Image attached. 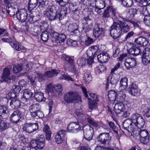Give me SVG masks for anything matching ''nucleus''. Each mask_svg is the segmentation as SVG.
Listing matches in <instances>:
<instances>
[{
	"mask_svg": "<svg viewBox=\"0 0 150 150\" xmlns=\"http://www.w3.org/2000/svg\"><path fill=\"white\" fill-rule=\"evenodd\" d=\"M97 139L101 144L108 146L111 142V137L108 133H102L99 135Z\"/></svg>",
	"mask_w": 150,
	"mask_h": 150,
	"instance_id": "11",
	"label": "nucleus"
},
{
	"mask_svg": "<svg viewBox=\"0 0 150 150\" xmlns=\"http://www.w3.org/2000/svg\"><path fill=\"white\" fill-rule=\"evenodd\" d=\"M68 30L73 36H77L79 34V31L78 30V25L76 23L69 25L68 26Z\"/></svg>",
	"mask_w": 150,
	"mask_h": 150,
	"instance_id": "21",
	"label": "nucleus"
},
{
	"mask_svg": "<svg viewBox=\"0 0 150 150\" xmlns=\"http://www.w3.org/2000/svg\"><path fill=\"white\" fill-rule=\"evenodd\" d=\"M148 13L147 10L145 8L144 11L142 15L144 16V21L145 25L150 26V14H147Z\"/></svg>",
	"mask_w": 150,
	"mask_h": 150,
	"instance_id": "29",
	"label": "nucleus"
},
{
	"mask_svg": "<svg viewBox=\"0 0 150 150\" xmlns=\"http://www.w3.org/2000/svg\"><path fill=\"white\" fill-rule=\"evenodd\" d=\"M81 126L78 122H71L68 126L67 131L69 132L76 133L79 131L81 129Z\"/></svg>",
	"mask_w": 150,
	"mask_h": 150,
	"instance_id": "14",
	"label": "nucleus"
},
{
	"mask_svg": "<svg viewBox=\"0 0 150 150\" xmlns=\"http://www.w3.org/2000/svg\"><path fill=\"white\" fill-rule=\"evenodd\" d=\"M29 11L28 14L25 10L22 9L18 11L16 13L17 18L22 22L27 21L31 24L37 21L39 19L40 16L36 15V12L35 11Z\"/></svg>",
	"mask_w": 150,
	"mask_h": 150,
	"instance_id": "3",
	"label": "nucleus"
},
{
	"mask_svg": "<svg viewBox=\"0 0 150 150\" xmlns=\"http://www.w3.org/2000/svg\"><path fill=\"white\" fill-rule=\"evenodd\" d=\"M23 93V97L22 99L23 100H25L26 101L27 100L29 99L32 96L33 93L29 89H26L23 90L22 91Z\"/></svg>",
	"mask_w": 150,
	"mask_h": 150,
	"instance_id": "27",
	"label": "nucleus"
},
{
	"mask_svg": "<svg viewBox=\"0 0 150 150\" xmlns=\"http://www.w3.org/2000/svg\"><path fill=\"white\" fill-rule=\"evenodd\" d=\"M7 109V107L6 106L3 105H0V116H2L6 114V111Z\"/></svg>",
	"mask_w": 150,
	"mask_h": 150,
	"instance_id": "60",
	"label": "nucleus"
},
{
	"mask_svg": "<svg viewBox=\"0 0 150 150\" xmlns=\"http://www.w3.org/2000/svg\"><path fill=\"white\" fill-rule=\"evenodd\" d=\"M60 79H64L67 81H74L73 79L69 75L63 74L59 78Z\"/></svg>",
	"mask_w": 150,
	"mask_h": 150,
	"instance_id": "53",
	"label": "nucleus"
},
{
	"mask_svg": "<svg viewBox=\"0 0 150 150\" xmlns=\"http://www.w3.org/2000/svg\"><path fill=\"white\" fill-rule=\"evenodd\" d=\"M38 3V0H29L28 10L29 11L32 10L37 5Z\"/></svg>",
	"mask_w": 150,
	"mask_h": 150,
	"instance_id": "40",
	"label": "nucleus"
},
{
	"mask_svg": "<svg viewBox=\"0 0 150 150\" xmlns=\"http://www.w3.org/2000/svg\"><path fill=\"white\" fill-rule=\"evenodd\" d=\"M86 54L88 58L86 59V63L85 64V66L92 67V65L93 63V53L92 50L89 48L86 51Z\"/></svg>",
	"mask_w": 150,
	"mask_h": 150,
	"instance_id": "17",
	"label": "nucleus"
},
{
	"mask_svg": "<svg viewBox=\"0 0 150 150\" xmlns=\"http://www.w3.org/2000/svg\"><path fill=\"white\" fill-rule=\"evenodd\" d=\"M109 54L106 52H103L98 54L97 56L98 61L100 63H105L110 59Z\"/></svg>",
	"mask_w": 150,
	"mask_h": 150,
	"instance_id": "23",
	"label": "nucleus"
},
{
	"mask_svg": "<svg viewBox=\"0 0 150 150\" xmlns=\"http://www.w3.org/2000/svg\"><path fill=\"white\" fill-rule=\"evenodd\" d=\"M20 105V101L18 99H13L10 103V105L13 109H17Z\"/></svg>",
	"mask_w": 150,
	"mask_h": 150,
	"instance_id": "35",
	"label": "nucleus"
},
{
	"mask_svg": "<svg viewBox=\"0 0 150 150\" xmlns=\"http://www.w3.org/2000/svg\"><path fill=\"white\" fill-rule=\"evenodd\" d=\"M128 91L130 94L132 96H136L138 93L137 86L134 83H132L129 86Z\"/></svg>",
	"mask_w": 150,
	"mask_h": 150,
	"instance_id": "22",
	"label": "nucleus"
},
{
	"mask_svg": "<svg viewBox=\"0 0 150 150\" xmlns=\"http://www.w3.org/2000/svg\"><path fill=\"white\" fill-rule=\"evenodd\" d=\"M142 56L146 57H150V49L148 47L146 48L143 50Z\"/></svg>",
	"mask_w": 150,
	"mask_h": 150,
	"instance_id": "61",
	"label": "nucleus"
},
{
	"mask_svg": "<svg viewBox=\"0 0 150 150\" xmlns=\"http://www.w3.org/2000/svg\"><path fill=\"white\" fill-rule=\"evenodd\" d=\"M144 115L147 118L150 117V108H145L144 110Z\"/></svg>",
	"mask_w": 150,
	"mask_h": 150,
	"instance_id": "64",
	"label": "nucleus"
},
{
	"mask_svg": "<svg viewBox=\"0 0 150 150\" xmlns=\"http://www.w3.org/2000/svg\"><path fill=\"white\" fill-rule=\"evenodd\" d=\"M41 106L39 103H36L33 104L29 108L30 111H37L39 110H40Z\"/></svg>",
	"mask_w": 150,
	"mask_h": 150,
	"instance_id": "41",
	"label": "nucleus"
},
{
	"mask_svg": "<svg viewBox=\"0 0 150 150\" xmlns=\"http://www.w3.org/2000/svg\"><path fill=\"white\" fill-rule=\"evenodd\" d=\"M86 92L90 96V97L93 99V101H94L96 102H98L99 99L98 96L97 94L95 93H90L89 92H88L86 91Z\"/></svg>",
	"mask_w": 150,
	"mask_h": 150,
	"instance_id": "52",
	"label": "nucleus"
},
{
	"mask_svg": "<svg viewBox=\"0 0 150 150\" xmlns=\"http://www.w3.org/2000/svg\"><path fill=\"white\" fill-rule=\"evenodd\" d=\"M128 80L126 77L122 78L120 81L119 89L120 90H125L127 87Z\"/></svg>",
	"mask_w": 150,
	"mask_h": 150,
	"instance_id": "26",
	"label": "nucleus"
},
{
	"mask_svg": "<svg viewBox=\"0 0 150 150\" xmlns=\"http://www.w3.org/2000/svg\"><path fill=\"white\" fill-rule=\"evenodd\" d=\"M125 109L124 104L120 102L115 104L113 110L116 114H117L123 112Z\"/></svg>",
	"mask_w": 150,
	"mask_h": 150,
	"instance_id": "25",
	"label": "nucleus"
},
{
	"mask_svg": "<svg viewBox=\"0 0 150 150\" xmlns=\"http://www.w3.org/2000/svg\"><path fill=\"white\" fill-rule=\"evenodd\" d=\"M24 115V114L22 113L21 112L18 110H15L10 116V120L13 123L17 124Z\"/></svg>",
	"mask_w": 150,
	"mask_h": 150,
	"instance_id": "13",
	"label": "nucleus"
},
{
	"mask_svg": "<svg viewBox=\"0 0 150 150\" xmlns=\"http://www.w3.org/2000/svg\"><path fill=\"white\" fill-rule=\"evenodd\" d=\"M10 74V70L8 68L4 69L1 76L2 81L6 82L7 83L13 82L14 81L16 76H9Z\"/></svg>",
	"mask_w": 150,
	"mask_h": 150,
	"instance_id": "12",
	"label": "nucleus"
},
{
	"mask_svg": "<svg viewBox=\"0 0 150 150\" xmlns=\"http://www.w3.org/2000/svg\"><path fill=\"white\" fill-rule=\"evenodd\" d=\"M92 79V76L90 74H85V83L86 84H89Z\"/></svg>",
	"mask_w": 150,
	"mask_h": 150,
	"instance_id": "59",
	"label": "nucleus"
},
{
	"mask_svg": "<svg viewBox=\"0 0 150 150\" xmlns=\"http://www.w3.org/2000/svg\"><path fill=\"white\" fill-rule=\"evenodd\" d=\"M127 50L129 54L135 56L140 55L142 53V50L135 46H133Z\"/></svg>",
	"mask_w": 150,
	"mask_h": 150,
	"instance_id": "24",
	"label": "nucleus"
},
{
	"mask_svg": "<svg viewBox=\"0 0 150 150\" xmlns=\"http://www.w3.org/2000/svg\"><path fill=\"white\" fill-rule=\"evenodd\" d=\"M49 34H50L53 40H54L57 45H63L66 38L65 35L63 34H59L54 31L52 27H50L48 31Z\"/></svg>",
	"mask_w": 150,
	"mask_h": 150,
	"instance_id": "5",
	"label": "nucleus"
},
{
	"mask_svg": "<svg viewBox=\"0 0 150 150\" xmlns=\"http://www.w3.org/2000/svg\"><path fill=\"white\" fill-rule=\"evenodd\" d=\"M134 42L137 44L138 46H146L149 43L148 39L142 36H139L137 38L135 39Z\"/></svg>",
	"mask_w": 150,
	"mask_h": 150,
	"instance_id": "19",
	"label": "nucleus"
},
{
	"mask_svg": "<svg viewBox=\"0 0 150 150\" xmlns=\"http://www.w3.org/2000/svg\"><path fill=\"white\" fill-rule=\"evenodd\" d=\"M1 40L4 42H7L10 43L11 46L14 49L18 51H20L21 50H23L24 47L21 45L19 44L18 43L16 42L15 38L13 37L12 38H3L1 39Z\"/></svg>",
	"mask_w": 150,
	"mask_h": 150,
	"instance_id": "10",
	"label": "nucleus"
},
{
	"mask_svg": "<svg viewBox=\"0 0 150 150\" xmlns=\"http://www.w3.org/2000/svg\"><path fill=\"white\" fill-rule=\"evenodd\" d=\"M44 16L50 21L55 20L58 18L57 11L54 6H49L44 11Z\"/></svg>",
	"mask_w": 150,
	"mask_h": 150,
	"instance_id": "7",
	"label": "nucleus"
},
{
	"mask_svg": "<svg viewBox=\"0 0 150 150\" xmlns=\"http://www.w3.org/2000/svg\"><path fill=\"white\" fill-rule=\"evenodd\" d=\"M34 97L36 100L38 102L45 101L46 99L43 94L40 92H35Z\"/></svg>",
	"mask_w": 150,
	"mask_h": 150,
	"instance_id": "31",
	"label": "nucleus"
},
{
	"mask_svg": "<svg viewBox=\"0 0 150 150\" xmlns=\"http://www.w3.org/2000/svg\"><path fill=\"white\" fill-rule=\"evenodd\" d=\"M120 79V76L119 74L113 73L110 79V83L111 85H115L117 83Z\"/></svg>",
	"mask_w": 150,
	"mask_h": 150,
	"instance_id": "33",
	"label": "nucleus"
},
{
	"mask_svg": "<svg viewBox=\"0 0 150 150\" xmlns=\"http://www.w3.org/2000/svg\"><path fill=\"white\" fill-rule=\"evenodd\" d=\"M93 134L89 129L87 130L86 132V137L85 139L88 141H90L92 139Z\"/></svg>",
	"mask_w": 150,
	"mask_h": 150,
	"instance_id": "46",
	"label": "nucleus"
},
{
	"mask_svg": "<svg viewBox=\"0 0 150 150\" xmlns=\"http://www.w3.org/2000/svg\"><path fill=\"white\" fill-rule=\"evenodd\" d=\"M135 35V33L132 31L128 32L125 36V40L127 41L130 40L132 38L134 37Z\"/></svg>",
	"mask_w": 150,
	"mask_h": 150,
	"instance_id": "49",
	"label": "nucleus"
},
{
	"mask_svg": "<svg viewBox=\"0 0 150 150\" xmlns=\"http://www.w3.org/2000/svg\"><path fill=\"white\" fill-rule=\"evenodd\" d=\"M85 5L87 6L88 11L92 12L94 8V4L103 8L105 6L104 1L102 0H86L85 1Z\"/></svg>",
	"mask_w": 150,
	"mask_h": 150,
	"instance_id": "8",
	"label": "nucleus"
},
{
	"mask_svg": "<svg viewBox=\"0 0 150 150\" xmlns=\"http://www.w3.org/2000/svg\"><path fill=\"white\" fill-rule=\"evenodd\" d=\"M125 94H121V93H119L117 95L116 99L117 101H119V103L122 102L123 103L125 100Z\"/></svg>",
	"mask_w": 150,
	"mask_h": 150,
	"instance_id": "55",
	"label": "nucleus"
},
{
	"mask_svg": "<svg viewBox=\"0 0 150 150\" xmlns=\"http://www.w3.org/2000/svg\"><path fill=\"white\" fill-rule=\"evenodd\" d=\"M145 121L143 117L138 113H134L131 116L129 120H126L123 121L122 128L129 132H133V125L138 128H141L144 127Z\"/></svg>",
	"mask_w": 150,
	"mask_h": 150,
	"instance_id": "1",
	"label": "nucleus"
},
{
	"mask_svg": "<svg viewBox=\"0 0 150 150\" xmlns=\"http://www.w3.org/2000/svg\"><path fill=\"white\" fill-rule=\"evenodd\" d=\"M137 64V61L135 58L128 57L125 59V66L127 70H129L130 68H134Z\"/></svg>",
	"mask_w": 150,
	"mask_h": 150,
	"instance_id": "15",
	"label": "nucleus"
},
{
	"mask_svg": "<svg viewBox=\"0 0 150 150\" xmlns=\"http://www.w3.org/2000/svg\"><path fill=\"white\" fill-rule=\"evenodd\" d=\"M138 9V8L136 7L129 8V13L130 16L132 17H134L135 15L137 14Z\"/></svg>",
	"mask_w": 150,
	"mask_h": 150,
	"instance_id": "43",
	"label": "nucleus"
},
{
	"mask_svg": "<svg viewBox=\"0 0 150 150\" xmlns=\"http://www.w3.org/2000/svg\"><path fill=\"white\" fill-rule=\"evenodd\" d=\"M39 26L41 30L45 31L46 32H47L49 30L50 27H52L51 26H50L49 28V25L47 21H41L39 23Z\"/></svg>",
	"mask_w": 150,
	"mask_h": 150,
	"instance_id": "34",
	"label": "nucleus"
},
{
	"mask_svg": "<svg viewBox=\"0 0 150 150\" xmlns=\"http://www.w3.org/2000/svg\"><path fill=\"white\" fill-rule=\"evenodd\" d=\"M23 129L24 131H25L28 133H33L31 123H27L25 124Z\"/></svg>",
	"mask_w": 150,
	"mask_h": 150,
	"instance_id": "39",
	"label": "nucleus"
},
{
	"mask_svg": "<svg viewBox=\"0 0 150 150\" xmlns=\"http://www.w3.org/2000/svg\"><path fill=\"white\" fill-rule=\"evenodd\" d=\"M93 31V34L96 38L102 37L103 36V29L100 28L98 23L95 24Z\"/></svg>",
	"mask_w": 150,
	"mask_h": 150,
	"instance_id": "20",
	"label": "nucleus"
},
{
	"mask_svg": "<svg viewBox=\"0 0 150 150\" xmlns=\"http://www.w3.org/2000/svg\"><path fill=\"white\" fill-rule=\"evenodd\" d=\"M117 95L115 91L111 90L108 92V96L110 100L113 101L116 100Z\"/></svg>",
	"mask_w": 150,
	"mask_h": 150,
	"instance_id": "36",
	"label": "nucleus"
},
{
	"mask_svg": "<svg viewBox=\"0 0 150 150\" xmlns=\"http://www.w3.org/2000/svg\"><path fill=\"white\" fill-rule=\"evenodd\" d=\"M130 29V25L126 22L119 21L114 22L110 28V34L114 40L118 39L122 35V33H127Z\"/></svg>",
	"mask_w": 150,
	"mask_h": 150,
	"instance_id": "2",
	"label": "nucleus"
},
{
	"mask_svg": "<svg viewBox=\"0 0 150 150\" xmlns=\"http://www.w3.org/2000/svg\"><path fill=\"white\" fill-rule=\"evenodd\" d=\"M66 134L65 130H59L55 136V140L57 144L62 143L64 139V136Z\"/></svg>",
	"mask_w": 150,
	"mask_h": 150,
	"instance_id": "18",
	"label": "nucleus"
},
{
	"mask_svg": "<svg viewBox=\"0 0 150 150\" xmlns=\"http://www.w3.org/2000/svg\"><path fill=\"white\" fill-rule=\"evenodd\" d=\"M142 127L140 129V131H138V134L140 135V137H146V136H149V134L147 131L146 129H141Z\"/></svg>",
	"mask_w": 150,
	"mask_h": 150,
	"instance_id": "44",
	"label": "nucleus"
},
{
	"mask_svg": "<svg viewBox=\"0 0 150 150\" xmlns=\"http://www.w3.org/2000/svg\"><path fill=\"white\" fill-rule=\"evenodd\" d=\"M61 8L59 10V12L57 15H58V19L62 20L63 19L67 13V8L64 6H61Z\"/></svg>",
	"mask_w": 150,
	"mask_h": 150,
	"instance_id": "30",
	"label": "nucleus"
},
{
	"mask_svg": "<svg viewBox=\"0 0 150 150\" xmlns=\"http://www.w3.org/2000/svg\"><path fill=\"white\" fill-rule=\"evenodd\" d=\"M89 18H85V32L89 31L92 28V20Z\"/></svg>",
	"mask_w": 150,
	"mask_h": 150,
	"instance_id": "28",
	"label": "nucleus"
},
{
	"mask_svg": "<svg viewBox=\"0 0 150 150\" xmlns=\"http://www.w3.org/2000/svg\"><path fill=\"white\" fill-rule=\"evenodd\" d=\"M87 100L88 106L90 109L92 110L96 108L97 107L98 103L97 102L93 101L89 97L86 92V89L85 88V100Z\"/></svg>",
	"mask_w": 150,
	"mask_h": 150,
	"instance_id": "16",
	"label": "nucleus"
},
{
	"mask_svg": "<svg viewBox=\"0 0 150 150\" xmlns=\"http://www.w3.org/2000/svg\"><path fill=\"white\" fill-rule=\"evenodd\" d=\"M63 57L65 59V60L68 62L72 64L74 62V57L70 56L67 54H64L63 55Z\"/></svg>",
	"mask_w": 150,
	"mask_h": 150,
	"instance_id": "54",
	"label": "nucleus"
},
{
	"mask_svg": "<svg viewBox=\"0 0 150 150\" xmlns=\"http://www.w3.org/2000/svg\"><path fill=\"white\" fill-rule=\"evenodd\" d=\"M45 138L44 135L39 134L36 137L35 140H32L30 145L32 149L35 150L43 149L45 146Z\"/></svg>",
	"mask_w": 150,
	"mask_h": 150,
	"instance_id": "4",
	"label": "nucleus"
},
{
	"mask_svg": "<svg viewBox=\"0 0 150 150\" xmlns=\"http://www.w3.org/2000/svg\"><path fill=\"white\" fill-rule=\"evenodd\" d=\"M8 124L5 120L0 119V129L4 131L8 127Z\"/></svg>",
	"mask_w": 150,
	"mask_h": 150,
	"instance_id": "42",
	"label": "nucleus"
},
{
	"mask_svg": "<svg viewBox=\"0 0 150 150\" xmlns=\"http://www.w3.org/2000/svg\"><path fill=\"white\" fill-rule=\"evenodd\" d=\"M64 100L67 103H71L75 101H81V99L79 94L76 92H69L66 93L64 96Z\"/></svg>",
	"mask_w": 150,
	"mask_h": 150,
	"instance_id": "9",
	"label": "nucleus"
},
{
	"mask_svg": "<svg viewBox=\"0 0 150 150\" xmlns=\"http://www.w3.org/2000/svg\"><path fill=\"white\" fill-rule=\"evenodd\" d=\"M54 89V85L50 83L47 85L46 88V91L48 93L49 92L52 93L53 92Z\"/></svg>",
	"mask_w": 150,
	"mask_h": 150,
	"instance_id": "58",
	"label": "nucleus"
},
{
	"mask_svg": "<svg viewBox=\"0 0 150 150\" xmlns=\"http://www.w3.org/2000/svg\"><path fill=\"white\" fill-rule=\"evenodd\" d=\"M57 71L54 69H52L51 71H48L45 74V76L47 77H52L57 76L58 74Z\"/></svg>",
	"mask_w": 150,
	"mask_h": 150,
	"instance_id": "37",
	"label": "nucleus"
},
{
	"mask_svg": "<svg viewBox=\"0 0 150 150\" xmlns=\"http://www.w3.org/2000/svg\"><path fill=\"white\" fill-rule=\"evenodd\" d=\"M48 30H49L47 32L45 31L43 32L41 35V38L44 42H46L48 40L49 36L48 34H50H50H49L48 33Z\"/></svg>",
	"mask_w": 150,
	"mask_h": 150,
	"instance_id": "47",
	"label": "nucleus"
},
{
	"mask_svg": "<svg viewBox=\"0 0 150 150\" xmlns=\"http://www.w3.org/2000/svg\"><path fill=\"white\" fill-rule=\"evenodd\" d=\"M18 95V94L14 92L12 90L10 92H9L8 94V97L10 99L16 97Z\"/></svg>",
	"mask_w": 150,
	"mask_h": 150,
	"instance_id": "63",
	"label": "nucleus"
},
{
	"mask_svg": "<svg viewBox=\"0 0 150 150\" xmlns=\"http://www.w3.org/2000/svg\"><path fill=\"white\" fill-rule=\"evenodd\" d=\"M22 69V66L19 64L14 65L13 72L14 74L20 72Z\"/></svg>",
	"mask_w": 150,
	"mask_h": 150,
	"instance_id": "50",
	"label": "nucleus"
},
{
	"mask_svg": "<svg viewBox=\"0 0 150 150\" xmlns=\"http://www.w3.org/2000/svg\"><path fill=\"white\" fill-rule=\"evenodd\" d=\"M17 11L18 10L16 8L11 7L8 8L7 12L12 17L15 15L16 14V13H18Z\"/></svg>",
	"mask_w": 150,
	"mask_h": 150,
	"instance_id": "45",
	"label": "nucleus"
},
{
	"mask_svg": "<svg viewBox=\"0 0 150 150\" xmlns=\"http://www.w3.org/2000/svg\"><path fill=\"white\" fill-rule=\"evenodd\" d=\"M142 62L143 64L147 65L150 64V57L142 56Z\"/></svg>",
	"mask_w": 150,
	"mask_h": 150,
	"instance_id": "48",
	"label": "nucleus"
},
{
	"mask_svg": "<svg viewBox=\"0 0 150 150\" xmlns=\"http://www.w3.org/2000/svg\"><path fill=\"white\" fill-rule=\"evenodd\" d=\"M149 136L141 137L140 138V141L141 143L144 144H146L149 142Z\"/></svg>",
	"mask_w": 150,
	"mask_h": 150,
	"instance_id": "57",
	"label": "nucleus"
},
{
	"mask_svg": "<svg viewBox=\"0 0 150 150\" xmlns=\"http://www.w3.org/2000/svg\"><path fill=\"white\" fill-rule=\"evenodd\" d=\"M150 1V0H142L139 3V5L142 7V8L140 10V12L141 14H143V12L144 11V9L145 8L146 10V6L148 4V2Z\"/></svg>",
	"mask_w": 150,
	"mask_h": 150,
	"instance_id": "32",
	"label": "nucleus"
},
{
	"mask_svg": "<svg viewBox=\"0 0 150 150\" xmlns=\"http://www.w3.org/2000/svg\"><path fill=\"white\" fill-rule=\"evenodd\" d=\"M102 15L103 18L105 19L110 17L115 19L119 16L117 9L112 6H109L107 7L102 13Z\"/></svg>",
	"mask_w": 150,
	"mask_h": 150,
	"instance_id": "6",
	"label": "nucleus"
},
{
	"mask_svg": "<svg viewBox=\"0 0 150 150\" xmlns=\"http://www.w3.org/2000/svg\"><path fill=\"white\" fill-rule=\"evenodd\" d=\"M36 74L37 75L38 80L40 82H42L43 81L46 77L45 76V74L43 75L41 73L38 72H35Z\"/></svg>",
	"mask_w": 150,
	"mask_h": 150,
	"instance_id": "56",
	"label": "nucleus"
},
{
	"mask_svg": "<svg viewBox=\"0 0 150 150\" xmlns=\"http://www.w3.org/2000/svg\"><path fill=\"white\" fill-rule=\"evenodd\" d=\"M12 88V90L18 94L21 89L20 87L19 86L14 85Z\"/></svg>",
	"mask_w": 150,
	"mask_h": 150,
	"instance_id": "62",
	"label": "nucleus"
},
{
	"mask_svg": "<svg viewBox=\"0 0 150 150\" xmlns=\"http://www.w3.org/2000/svg\"><path fill=\"white\" fill-rule=\"evenodd\" d=\"M118 2H120L125 7H129L132 6L133 4V0H116Z\"/></svg>",
	"mask_w": 150,
	"mask_h": 150,
	"instance_id": "38",
	"label": "nucleus"
},
{
	"mask_svg": "<svg viewBox=\"0 0 150 150\" xmlns=\"http://www.w3.org/2000/svg\"><path fill=\"white\" fill-rule=\"evenodd\" d=\"M56 3L61 6H65L69 3V0H55Z\"/></svg>",
	"mask_w": 150,
	"mask_h": 150,
	"instance_id": "51",
	"label": "nucleus"
}]
</instances>
